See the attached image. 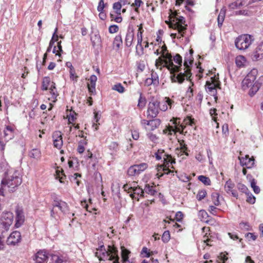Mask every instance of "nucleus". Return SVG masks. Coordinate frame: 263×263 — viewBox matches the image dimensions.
Returning <instances> with one entry per match:
<instances>
[{
	"label": "nucleus",
	"mask_w": 263,
	"mask_h": 263,
	"mask_svg": "<svg viewBox=\"0 0 263 263\" xmlns=\"http://www.w3.org/2000/svg\"><path fill=\"white\" fill-rule=\"evenodd\" d=\"M258 74L257 69L254 68L247 75L242 82V88L244 90H249L250 96H254L258 91L263 83V76L256 80Z\"/></svg>",
	"instance_id": "1"
},
{
	"label": "nucleus",
	"mask_w": 263,
	"mask_h": 263,
	"mask_svg": "<svg viewBox=\"0 0 263 263\" xmlns=\"http://www.w3.org/2000/svg\"><path fill=\"white\" fill-rule=\"evenodd\" d=\"M166 23L170 28L178 31L177 38L181 39L183 36L186 29V25H184L185 21L183 17L179 16V18H178V15H176L173 22L168 23L166 21Z\"/></svg>",
	"instance_id": "2"
},
{
	"label": "nucleus",
	"mask_w": 263,
	"mask_h": 263,
	"mask_svg": "<svg viewBox=\"0 0 263 263\" xmlns=\"http://www.w3.org/2000/svg\"><path fill=\"white\" fill-rule=\"evenodd\" d=\"M193 61L192 60H184V66L185 67L184 72H180L177 76L175 74L172 77V80L173 82H178L181 83L184 80L185 78L188 80L192 75L190 72V66L192 65Z\"/></svg>",
	"instance_id": "3"
},
{
	"label": "nucleus",
	"mask_w": 263,
	"mask_h": 263,
	"mask_svg": "<svg viewBox=\"0 0 263 263\" xmlns=\"http://www.w3.org/2000/svg\"><path fill=\"white\" fill-rule=\"evenodd\" d=\"M253 41V37L248 34H243L238 36L235 40V46L239 50L247 49Z\"/></svg>",
	"instance_id": "4"
},
{
	"label": "nucleus",
	"mask_w": 263,
	"mask_h": 263,
	"mask_svg": "<svg viewBox=\"0 0 263 263\" xmlns=\"http://www.w3.org/2000/svg\"><path fill=\"white\" fill-rule=\"evenodd\" d=\"M162 55L163 56V58L165 59L164 65L163 66L166 67L169 70H171V71L178 70V67L175 66V65L173 64L172 59V55L167 51V49L165 45H163L162 47Z\"/></svg>",
	"instance_id": "5"
},
{
	"label": "nucleus",
	"mask_w": 263,
	"mask_h": 263,
	"mask_svg": "<svg viewBox=\"0 0 263 263\" xmlns=\"http://www.w3.org/2000/svg\"><path fill=\"white\" fill-rule=\"evenodd\" d=\"M124 188L125 190H128V193H130V196L133 199L139 200L140 197L144 196V190L138 186H129L128 184H124Z\"/></svg>",
	"instance_id": "6"
},
{
	"label": "nucleus",
	"mask_w": 263,
	"mask_h": 263,
	"mask_svg": "<svg viewBox=\"0 0 263 263\" xmlns=\"http://www.w3.org/2000/svg\"><path fill=\"white\" fill-rule=\"evenodd\" d=\"M160 102L157 100H152L149 102L147 108V116L151 118H155L159 112Z\"/></svg>",
	"instance_id": "7"
},
{
	"label": "nucleus",
	"mask_w": 263,
	"mask_h": 263,
	"mask_svg": "<svg viewBox=\"0 0 263 263\" xmlns=\"http://www.w3.org/2000/svg\"><path fill=\"white\" fill-rule=\"evenodd\" d=\"M155 155L157 160H159L163 158L165 167H166L170 163L171 164L175 163V160L172 158L170 155L166 154L163 149H158ZM168 167H169V165H168Z\"/></svg>",
	"instance_id": "8"
},
{
	"label": "nucleus",
	"mask_w": 263,
	"mask_h": 263,
	"mask_svg": "<svg viewBox=\"0 0 263 263\" xmlns=\"http://www.w3.org/2000/svg\"><path fill=\"white\" fill-rule=\"evenodd\" d=\"M13 218V214L11 212L3 213L1 218V223L6 230H7L12 223Z\"/></svg>",
	"instance_id": "9"
},
{
	"label": "nucleus",
	"mask_w": 263,
	"mask_h": 263,
	"mask_svg": "<svg viewBox=\"0 0 263 263\" xmlns=\"http://www.w3.org/2000/svg\"><path fill=\"white\" fill-rule=\"evenodd\" d=\"M18 179L22 180L20 172L11 168L5 172V177L2 181H13Z\"/></svg>",
	"instance_id": "10"
},
{
	"label": "nucleus",
	"mask_w": 263,
	"mask_h": 263,
	"mask_svg": "<svg viewBox=\"0 0 263 263\" xmlns=\"http://www.w3.org/2000/svg\"><path fill=\"white\" fill-rule=\"evenodd\" d=\"M219 86V81L215 78H211L210 81L206 82L205 89L208 92L211 93L213 96H215L217 93L216 88Z\"/></svg>",
	"instance_id": "11"
},
{
	"label": "nucleus",
	"mask_w": 263,
	"mask_h": 263,
	"mask_svg": "<svg viewBox=\"0 0 263 263\" xmlns=\"http://www.w3.org/2000/svg\"><path fill=\"white\" fill-rule=\"evenodd\" d=\"M21 235L18 231H14L7 238L6 242L8 245L15 246L20 242Z\"/></svg>",
	"instance_id": "12"
},
{
	"label": "nucleus",
	"mask_w": 263,
	"mask_h": 263,
	"mask_svg": "<svg viewBox=\"0 0 263 263\" xmlns=\"http://www.w3.org/2000/svg\"><path fill=\"white\" fill-rule=\"evenodd\" d=\"M16 222L15 226L16 228L21 227L24 222L25 216L22 207L17 206L15 209Z\"/></svg>",
	"instance_id": "13"
},
{
	"label": "nucleus",
	"mask_w": 263,
	"mask_h": 263,
	"mask_svg": "<svg viewBox=\"0 0 263 263\" xmlns=\"http://www.w3.org/2000/svg\"><path fill=\"white\" fill-rule=\"evenodd\" d=\"M48 256L44 250L38 251L33 257L35 263H47Z\"/></svg>",
	"instance_id": "14"
},
{
	"label": "nucleus",
	"mask_w": 263,
	"mask_h": 263,
	"mask_svg": "<svg viewBox=\"0 0 263 263\" xmlns=\"http://www.w3.org/2000/svg\"><path fill=\"white\" fill-rule=\"evenodd\" d=\"M54 146L60 149L63 145L62 135L60 131H55L52 135Z\"/></svg>",
	"instance_id": "15"
},
{
	"label": "nucleus",
	"mask_w": 263,
	"mask_h": 263,
	"mask_svg": "<svg viewBox=\"0 0 263 263\" xmlns=\"http://www.w3.org/2000/svg\"><path fill=\"white\" fill-rule=\"evenodd\" d=\"M174 103V101L173 100L168 97H165L161 102H160V109L161 111H165L168 109V107L171 108Z\"/></svg>",
	"instance_id": "16"
},
{
	"label": "nucleus",
	"mask_w": 263,
	"mask_h": 263,
	"mask_svg": "<svg viewBox=\"0 0 263 263\" xmlns=\"http://www.w3.org/2000/svg\"><path fill=\"white\" fill-rule=\"evenodd\" d=\"M240 164L247 168H251L254 164V159L253 157L250 158L249 155H246L245 157H239Z\"/></svg>",
	"instance_id": "17"
},
{
	"label": "nucleus",
	"mask_w": 263,
	"mask_h": 263,
	"mask_svg": "<svg viewBox=\"0 0 263 263\" xmlns=\"http://www.w3.org/2000/svg\"><path fill=\"white\" fill-rule=\"evenodd\" d=\"M53 206L54 208L58 207L63 213H66L68 211V206L67 203L58 198L54 199Z\"/></svg>",
	"instance_id": "18"
},
{
	"label": "nucleus",
	"mask_w": 263,
	"mask_h": 263,
	"mask_svg": "<svg viewBox=\"0 0 263 263\" xmlns=\"http://www.w3.org/2000/svg\"><path fill=\"white\" fill-rule=\"evenodd\" d=\"M234 184L233 182H226L224 189L227 193H231L232 195L236 198L238 197V193L236 190L234 189Z\"/></svg>",
	"instance_id": "19"
},
{
	"label": "nucleus",
	"mask_w": 263,
	"mask_h": 263,
	"mask_svg": "<svg viewBox=\"0 0 263 263\" xmlns=\"http://www.w3.org/2000/svg\"><path fill=\"white\" fill-rule=\"evenodd\" d=\"M253 58L255 60H259L263 58V41L256 48L254 53Z\"/></svg>",
	"instance_id": "20"
},
{
	"label": "nucleus",
	"mask_w": 263,
	"mask_h": 263,
	"mask_svg": "<svg viewBox=\"0 0 263 263\" xmlns=\"http://www.w3.org/2000/svg\"><path fill=\"white\" fill-rule=\"evenodd\" d=\"M3 183V189H6L9 192H13L15 191L18 184L16 182H2Z\"/></svg>",
	"instance_id": "21"
},
{
	"label": "nucleus",
	"mask_w": 263,
	"mask_h": 263,
	"mask_svg": "<svg viewBox=\"0 0 263 263\" xmlns=\"http://www.w3.org/2000/svg\"><path fill=\"white\" fill-rule=\"evenodd\" d=\"M175 124V126H169L167 128L168 132L170 134H172L173 133H176V132H179L182 134L183 129V126L182 125H180L179 126H177V119L173 123Z\"/></svg>",
	"instance_id": "22"
},
{
	"label": "nucleus",
	"mask_w": 263,
	"mask_h": 263,
	"mask_svg": "<svg viewBox=\"0 0 263 263\" xmlns=\"http://www.w3.org/2000/svg\"><path fill=\"white\" fill-rule=\"evenodd\" d=\"M3 133L4 137L7 141L11 139L13 137V129L9 126H6Z\"/></svg>",
	"instance_id": "23"
},
{
	"label": "nucleus",
	"mask_w": 263,
	"mask_h": 263,
	"mask_svg": "<svg viewBox=\"0 0 263 263\" xmlns=\"http://www.w3.org/2000/svg\"><path fill=\"white\" fill-rule=\"evenodd\" d=\"M121 249L122 261L123 263L128 262V255L130 253V251L126 249L124 246H121Z\"/></svg>",
	"instance_id": "24"
},
{
	"label": "nucleus",
	"mask_w": 263,
	"mask_h": 263,
	"mask_svg": "<svg viewBox=\"0 0 263 263\" xmlns=\"http://www.w3.org/2000/svg\"><path fill=\"white\" fill-rule=\"evenodd\" d=\"M153 185L146 184L144 189V193L151 195H154L157 193V191L155 189L156 184L154 182H153Z\"/></svg>",
	"instance_id": "25"
},
{
	"label": "nucleus",
	"mask_w": 263,
	"mask_h": 263,
	"mask_svg": "<svg viewBox=\"0 0 263 263\" xmlns=\"http://www.w3.org/2000/svg\"><path fill=\"white\" fill-rule=\"evenodd\" d=\"M125 2H122V0H120V2L116 3V13L118 14V15H116V23H120L122 20V17L120 16V11L122 7V5H125Z\"/></svg>",
	"instance_id": "26"
},
{
	"label": "nucleus",
	"mask_w": 263,
	"mask_h": 263,
	"mask_svg": "<svg viewBox=\"0 0 263 263\" xmlns=\"http://www.w3.org/2000/svg\"><path fill=\"white\" fill-rule=\"evenodd\" d=\"M226 9L223 8L221 9L220 13L217 18L218 25L219 27H221L224 21L225 15H226Z\"/></svg>",
	"instance_id": "27"
},
{
	"label": "nucleus",
	"mask_w": 263,
	"mask_h": 263,
	"mask_svg": "<svg viewBox=\"0 0 263 263\" xmlns=\"http://www.w3.org/2000/svg\"><path fill=\"white\" fill-rule=\"evenodd\" d=\"M105 253L107 257H108V260H112V263H115V247L114 245H113L112 248H110Z\"/></svg>",
	"instance_id": "28"
},
{
	"label": "nucleus",
	"mask_w": 263,
	"mask_h": 263,
	"mask_svg": "<svg viewBox=\"0 0 263 263\" xmlns=\"http://www.w3.org/2000/svg\"><path fill=\"white\" fill-rule=\"evenodd\" d=\"M161 123V121L158 119H154L150 121V123L148 125L149 126V128H147V129L150 130H153L156 128H157Z\"/></svg>",
	"instance_id": "29"
},
{
	"label": "nucleus",
	"mask_w": 263,
	"mask_h": 263,
	"mask_svg": "<svg viewBox=\"0 0 263 263\" xmlns=\"http://www.w3.org/2000/svg\"><path fill=\"white\" fill-rule=\"evenodd\" d=\"M140 174L135 165L130 166L127 170V174L130 176H135Z\"/></svg>",
	"instance_id": "30"
},
{
	"label": "nucleus",
	"mask_w": 263,
	"mask_h": 263,
	"mask_svg": "<svg viewBox=\"0 0 263 263\" xmlns=\"http://www.w3.org/2000/svg\"><path fill=\"white\" fill-rule=\"evenodd\" d=\"M174 61L176 64H177L178 65V66L176 65V66L178 67V70H175V71H172L170 70L171 73H174L175 72H179L180 70V66L182 65V58L179 54H177L174 57Z\"/></svg>",
	"instance_id": "31"
},
{
	"label": "nucleus",
	"mask_w": 263,
	"mask_h": 263,
	"mask_svg": "<svg viewBox=\"0 0 263 263\" xmlns=\"http://www.w3.org/2000/svg\"><path fill=\"white\" fill-rule=\"evenodd\" d=\"M134 37V34L133 32H129L127 33L125 39V43L127 47H130L132 45Z\"/></svg>",
	"instance_id": "32"
},
{
	"label": "nucleus",
	"mask_w": 263,
	"mask_h": 263,
	"mask_svg": "<svg viewBox=\"0 0 263 263\" xmlns=\"http://www.w3.org/2000/svg\"><path fill=\"white\" fill-rule=\"evenodd\" d=\"M55 179H59V181H62V179H66V176L63 172L62 168L60 170L58 168L55 171Z\"/></svg>",
	"instance_id": "33"
},
{
	"label": "nucleus",
	"mask_w": 263,
	"mask_h": 263,
	"mask_svg": "<svg viewBox=\"0 0 263 263\" xmlns=\"http://www.w3.org/2000/svg\"><path fill=\"white\" fill-rule=\"evenodd\" d=\"M61 41L58 42L57 47L54 46L52 52L55 53V55L61 57V53L63 52V50L61 46Z\"/></svg>",
	"instance_id": "34"
},
{
	"label": "nucleus",
	"mask_w": 263,
	"mask_h": 263,
	"mask_svg": "<svg viewBox=\"0 0 263 263\" xmlns=\"http://www.w3.org/2000/svg\"><path fill=\"white\" fill-rule=\"evenodd\" d=\"M51 83L49 77H44L42 82V90H47Z\"/></svg>",
	"instance_id": "35"
},
{
	"label": "nucleus",
	"mask_w": 263,
	"mask_h": 263,
	"mask_svg": "<svg viewBox=\"0 0 263 263\" xmlns=\"http://www.w3.org/2000/svg\"><path fill=\"white\" fill-rule=\"evenodd\" d=\"M246 60L245 58L242 55L237 56L235 59V63L237 66L241 67L245 63Z\"/></svg>",
	"instance_id": "36"
},
{
	"label": "nucleus",
	"mask_w": 263,
	"mask_h": 263,
	"mask_svg": "<svg viewBox=\"0 0 263 263\" xmlns=\"http://www.w3.org/2000/svg\"><path fill=\"white\" fill-rule=\"evenodd\" d=\"M29 156L31 158L37 159L39 158L41 156L40 151L39 149H36V148L33 149L29 153Z\"/></svg>",
	"instance_id": "37"
},
{
	"label": "nucleus",
	"mask_w": 263,
	"mask_h": 263,
	"mask_svg": "<svg viewBox=\"0 0 263 263\" xmlns=\"http://www.w3.org/2000/svg\"><path fill=\"white\" fill-rule=\"evenodd\" d=\"M136 167L139 170V172L141 173L143 172L144 171L146 170L148 167V164L146 163H141L138 164H135Z\"/></svg>",
	"instance_id": "38"
},
{
	"label": "nucleus",
	"mask_w": 263,
	"mask_h": 263,
	"mask_svg": "<svg viewBox=\"0 0 263 263\" xmlns=\"http://www.w3.org/2000/svg\"><path fill=\"white\" fill-rule=\"evenodd\" d=\"M212 200L215 205L218 206L220 204L219 200V195L218 193H214L212 194Z\"/></svg>",
	"instance_id": "39"
},
{
	"label": "nucleus",
	"mask_w": 263,
	"mask_h": 263,
	"mask_svg": "<svg viewBox=\"0 0 263 263\" xmlns=\"http://www.w3.org/2000/svg\"><path fill=\"white\" fill-rule=\"evenodd\" d=\"M239 228L241 230L249 231L251 230V227L247 222H241L239 223Z\"/></svg>",
	"instance_id": "40"
},
{
	"label": "nucleus",
	"mask_w": 263,
	"mask_h": 263,
	"mask_svg": "<svg viewBox=\"0 0 263 263\" xmlns=\"http://www.w3.org/2000/svg\"><path fill=\"white\" fill-rule=\"evenodd\" d=\"M161 239H162V241H163V242H164V243L167 242L170 239V232L168 231H164L162 236Z\"/></svg>",
	"instance_id": "41"
},
{
	"label": "nucleus",
	"mask_w": 263,
	"mask_h": 263,
	"mask_svg": "<svg viewBox=\"0 0 263 263\" xmlns=\"http://www.w3.org/2000/svg\"><path fill=\"white\" fill-rule=\"evenodd\" d=\"M146 101L145 98L142 97L141 95H140V98L138 100V106L140 108H143L146 104Z\"/></svg>",
	"instance_id": "42"
},
{
	"label": "nucleus",
	"mask_w": 263,
	"mask_h": 263,
	"mask_svg": "<svg viewBox=\"0 0 263 263\" xmlns=\"http://www.w3.org/2000/svg\"><path fill=\"white\" fill-rule=\"evenodd\" d=\"M237 187L242 193H244L246 194H248V189L247 187V186L246 185H245L244 184L239 182L237 184Z\"/></svg>",
	"instance_id": "43"
},
{
	"label": "nucleus",
	"mask_w": 263,
	"mask_h": 263,
	"mask_svg": "<svg viewBox=\"0 0 263 263\" xmlns=\"http://www.w3.org/2000/svg\"><path fill=\"white\" fill-rule=\"evenodd\" d=\"M142 32L141 31L140 33L138 32L137 37H138V42L137 45L136 46V52L139 53V46L140 44H142Z\"/></svg>",
	"instance_id": "44"
},
{
	"label": "nucleus",
	"mask_w": 263,
	"mask_h": 263,
	"mask_svg": "<svg viewBox=\"0 0 263 263\" xmlns=\"http://www.w3.org/2000/svg\"><path fill=\"white\" fill-rule=\"evenodd\" d=\"M158 82V77H152V78L146 79L145 82V83L147 85H149L152 83L155 84Z\"/></svg>",
	"instance_id": "45"
},
{
	"label": "nucleus",
	"mask_w": 263,
	"mask_h": 263,
	"mask_svg": "<svg viewBox=\"0 0 263 263\" xmlns=\"http://www.w3.org/2000/svg\"><path fill=\"white\" fill-rule=\"evenodd\" d=\"M87 87L90 93L91 94L95 93L96 91V84L88 83Z\"/></svg>",
	"instance_id": "46"
},
{
	"label": "nucleus",
	"mask_w": 263,
	"mask_h": 263,
	"mask_svg": "<svg viewBox=\"0 0 263 263\" xmlns=\"http://www.w3.org/2000/svg\"><path fill=\"white\" fill-rule=\"evenodd\" d=\"M206 195V191L204 190H202L198 192L197 196V198L198 200H201L205 197Z\"/></svg>",
	"instance_id": "47"
},
{
	"label": "nucleus",
	"mask_w": 263,
	"mask_h": 263,
	"mask_svg": "<svg viewBox=\"0 0 263 263\" xmlns=\"http://www.w3.org/2000/svg\"><path fill=\"white\" fill-rule=\"evenodd\" d=\"M180 144L181 152L184 153L186 156H188V153L186 152L187 149V145L184 143V141H182Z\"/></svg>",
	"instance_id": "48"
},
{
	"label": "nucleus",
	"mask_w": 263,
	"mask_h": 263,
	"mask_svg": "<svg viewBox=\"0 0 263 263\" xmlns=\"http://www.w3.org/2000/svg\"><path fill=\"white\" fill-rule=\"evenodd\" d=\"M164 63V60H163L161 58H159L158 59L156 60L155 65L157 68L161 69L162 64Z\"/></svg>",
	"instance_id": "49"
},
{
	"label": "nucleus",
	"mask_w": 263,
	"mask_h": 263,
	"mask_svg": "<svg viewBox=\"0 0 263 263\" xmlns=\"http://www.w3.org/2000/svg\"><path fill=\"white\" fill-rule=\"evenodd\" d=\"M91 41L93 44L99 43L100 42V37L98 34H95L91 37Z\"/></svg>",
	"instance_id": "50"
},
{
	"label": "nucleus",
	"mask_w": 263,
	"mask_h": 263,
	"mask_svg": "<svg viewBox=\"0 0 263 263\" xmlns=\"http://www.w3.org/2000/svg\"><path fill=\"white\" fill-rule=\"evenodd\" d=\"M206 234H207L206 233L203 236V241L204 243H206V245L209 246H212L213 244L212 243V242L213 241V240L211 238H209Z\"/></svg>",
	"instance_id": "51"
},
{
	"label": "nucleus",
	"mask_w": 263,
	"mask_h": 263,
	"mask_svg": "<svg viewBox=\"0 0 263 263\" xmlns=\"http://www.w3.org/2000/svg\"><path fill=\"white\" fill-rule=\"evenodd\" d=\"M245 236L249 240H255L257 238V236L252 233H247Z\"/></svg>",
	"instance_id": "52"
},
{
	"label": "nucleus",
	"mask_w": 263,
	"mask_h": 263,
	"mask_svg": "<svg viewBox=\"0 0 263 263\" xmlns=\"http://www.w3.org/2000/svg\"><path fill=\"white\" fill-rule=\"evenodd\" d=\"M147 136L149 140L153 142H156L158 140V137L157 136L152 133H148L147 134Z\"/></svg>",
	"instance_id": "53"
},
{
	"label": "nucleus",
	"mask_w": 263,
	"mask_h": 263,
	"mask_svg": "<svg viewBox=\"0 0 263 263\" xmlns=\"http://www.w3.org/2000/svg\"><path fill=\"white\" fill-rule=\"evenodd\" d=\"M251 185L255 193L258 194L260 192V189L258 186L256 185V182H251Z\"/></svg>",
	"instance_id": "54"
},
{
	"label": "nucleus",
	"mask_w": 263,
	"mask_h": 263,
	"mask_svg": "<svg viewBox=\"0 0 263 263\" xmlns=\"http://www.w3.org/2000/svg\"><path fill=\"white\" fill-rule=\"evenodd\" d=\"M116 91L119 93H123L124 92L125 89L121 83L116 84Z\"/></svg>",
	"instance_id": "55"
},
{
	"label": "nucleus",
	"mask_w": 263,
	"mask_h": 263,
	"mask_svg": "<svg viewBox=\"0 0 263 263\" xmlns=\"http://www.w3.org/2000/svg\"><path fill=\"white\" fill-rule=\"evenodd\" d=\"M104 7H105V4L104 3V0H100L99 3L98 8H97L98 11L101 12V11L103 10Z\"/></svg>",
	"instance_id": "56"
},
{
	"label": "nucleus",
	"mask_w": 263,
	"mask_h": 263,
	"mask_svg": "<svg viewBox=\"0 0 263 263\" xmlns=\"http://www.w3.org/2000/svg\"><path fill=\"white\" fill-rule=\"evenodd\" d=\"M81 205L84 208H85L87 211L91 213L90 210L89 209V205L88 204L86 200H84L81 201Z\"/></svg>",
	"instance_id": "57"
},
{
	"label": "nucleus",
	"mask_w": 263,
	"mask_h": 263,
	"mask_svg": "<svg viewBox=\"0 0 263 263\" xmlns=\"http://www.w3.org/2000/svg\"><path fill=\"white\" fill-rule=\"evenodd\" d=\"M184 123L186 125H192L194 124V119H191L190 117H187L184 120Z\"/></svg>",
	"instance_id": "58"
},
{
	"label": "nucleus",
	"mask_w": 263,
	"mask_h": 263,
	"mask_svg": "<svg viewBox=\"0 0 263 263\" xmlns=\"http://www.w3.org/2000/svg\"><path fill=\"white\" fill-rule=\"evenodd\" d=\"M229 8L232 10L236 9L238 8V4L237 2H233L229 5Z\"/></svg>",
	"instance_id": "59"
},
{
	"label": "nucleus",
	"mask_w": 263,
	"mask_h": 263,
	"mask_svg": "<svg viewBox=\"0 0 263 263\" xmlns=\"http://www.w3.org/2000/svg\"><path fill=\"white\" fill-rule=\"evenodd\" d=\"M132 136L134 140H138L139 137L138 131L136 130H132Z\"/></svg>",
	"instance_id": "60"
},
{
	"label": "nucleus",
	"mask_w": 263,
	"mask_h": 263,
	"mask_svg": "<svg viewBox=\"0 0 263 263\" xmlns=\"http://www.w3.org/2000/svg\"><path fill=\"white\" fill-rule=\"evenodd\" d=\"M247 201L250 204H253L255 202V198L252 195L249 196L247 197Z\"/></svg>",
	"instance_id": "61"
},
{
	"label": "nucleus",
	"mask_w": 263,
	"mask_h": 263,
	"mask_svg": "<svg viewBox=\"0 0 263 263\" xmlns=\"http://www.w3.org/2000/svg\"><path fill=\"white\" fill-rule=\"evenodd\" d=\"M97 80V77L95 75H91L89 79V83L96 84Z\"/></svg>",
	"instance_id": "62"
},
{
	"label": "nucleus",
	"mask_w": 263,
	"mask_h": 263,
	"mask_svg": "<svg viewBox=\"0 0 263 263\" xmlns=\"http://www.w3.org/2000/svg\"><path fill=\"white\" fill-rule=\"evenodd\" d=\"M145 253L146 255L145 256L146 257H149L151 255L149 252L148 251V249L146 247H143L142 248L141 254Z\"/></svg>",
	"instance_id": "63"
},
{
	"label": "nucleus",
	"mask_w": 263,
	"mask_h": 263,
	"mask_svg": "<svg viewBox=\"0 0 263 263\" xmlns=\"http://www.w3.org/2000/svg\"><path fill=\"white\" fill-rule=\"evenodd\" d=\"M183 214L181 212H177L176 214V218L177 221H179L182 218Z\"/></svg>",
	"instance_id": "64"
}]
</instances>
